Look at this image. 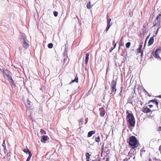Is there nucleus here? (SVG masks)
I'll list each match as a JSON object with an SVG mask.
<instances>
[{
  "instance_id": "f3484780",
  "label": "nucleus",
  "mask_w": 161,
  "mask_h": 161,
  "mask_svg": "<svg viewBox=\"0 0 161 161\" xmlns=\"http://www.w3.org/2000/svg\"><path fill=\"white\" fill-rule=\"evenodd\" d=\"M24 152L25 153H26L27 154L28 153L29 154H30V153H31V152L30 151V150L28 149H24L23 150Z\"/></svg>"
},
{
  "instance_id": "de8ad7c7",
  "label": "nucleus",
  "mask_w": 161,
  "mask_h": 161,
  "mask_svg": "<svg viewBox=\"0 0 161 161\" xmlns=\"http://www.w3.org/2000/svg\"><path fill=\"white\" fill-rule=\"evenodd\" d=\"M86 161H89V159H87Z\"/></svg>"
},
{
  "instance_id": "412c9836",
  "label": "nucleus",
  "mask_w": 161,
  "mask_h": 161,
  "mask_svg": "<svg viewBox=\"0 0 161 161\" xmlns=\"http://www.w3.org/2000/svg\"><path fill=\"white\" fill-rule=\"evenodd\" d=\"M40 133L42 135L46 134V131L43 129H41L40 131Z\"/></svg>"
},
{
  "instance_id": "cd10ccee",
  "label": "nucleus",
  "mask_w": 161,
  "mask_h": 161,
  "mask_svg": "<svg viewBox=\"0 0 161 161\" xmlns=\"http://www.w3.org/2000/svg\"><path fill=\"white\" fill-rule=\"evenodd\" d=\"M58 12H57L54 11L53 12V14L55 16L57 17L58 14Z\"/></svg>"
},
{
  "instance_id": "4be33fe9",
  "label": "nucleus",
  "mask_w": 161,
  "mask_h": 161,
  "mask_svg": "<svg viewBox=\"0 0 161 161\" xmlns=\"http://www.w3.org/2000/svg\"><path fill=\"white\" fill-rule=\"evenodd\" d=\"M78 78L77 76H76V77L75 78V80H72V82H78Z\"/></svg>"
},
{
  "instance_id": "7c9ffc66",
  "label": "nucleus",
  "mask_w": 161,
  "mask_h": 161,
  "mask_svg": "<svg viewBox=\"0 0 161 161\" xmlns=\"http://www.w3.org/2000/svg\"><path fill=\"white\" fill-rule=\"evenodd\" d=\"M106 161H109V156H108V155H107L106 156Z\"/></svg>"
},
{
  "instance_id": "20e7f679",
  "label": "nucleus",
  "mask_w": 161,
  "mask_h": 161,
  "mask_svg": "<svg viewBox=\"0 0 161 161\" xmlns=\"http://www.w3.org/2000/svg\"><path fill=\"white\" fill-rule=\"evenodd\" d=\"M3 76L4 78H11L10 73L7 70H4L3 71Z\"/></svg>"
},
{
  "instance_id": "393cba45",
  "label": "nucleus",
  "mask_w": 161,
  "mask_h": 161,
  "mask_svg": "<svg viewBox=\"0 0 161 161\" xmlns=\"http://www.w3.org/2000/svg\"><path fill=\"white\" fill-rule=\"evenodd\" d=\"M47 46L49 48H52L53 47V44L52 43H50L48 44Z\"/></svg>"
},
{
  "instance_id": "58836bf2",
  "label": "nucleus",
  "mask_w": 161,
  "mask_h": 161,
  "mask_svg": "<svg viewBox=\"0 0 161 161\" xmlns=\"http://www.w3.org/2000/svg\"><path fill=\"white\" fill-rule=\"evenodd\" d=\"M67 57H66V58H64V62H65V61H66V60H67Z\"/></svg>"
},
{
  "instance_id": "49530a36",
  "label": "nucleus",
  "mask_w": 161,
  "mask_h": 161,
  "mask_svg": "<svg viewBox=\"0 0 161 161\" xmlns=\"http://www.w3.org/2000/svg\"><path fill=\"white\" fill-rule=\"evenodd\" d=\"M158 97L161 98V95L158 96Z\"/></svg>"
},
{
  "instance_id": "ea45409f",
  "label": "nucleus",
  "mask_w": 161,
  "mask_h": 161,
  "mask_svg": "<svg viewBox=\"0 0 161 161\" xmlns=\"http://www.w3.org/2000/svg\"><path fill=\"white\" fill-rule=\"evenodd\" d=\"M158 130H161V127H159L158 128Z\"/></svg>"
},
{
  "instance_id": "bb28decb",
  "label": "nucleus",
  "mask_w": 161,
  "mask_h": 161,
  "mask_svg": "<svg viewBox=\"0 0 161 161\" xmlns=\"http://www.w3.org/2000/svg\"><path fill=\"white\" fill-rule=\"evenodd\" d=\"M8 80H10V82L12 84H14V81L13 80V79H12L11 77V78H9L8 79Z\"/></svg>"
},
{
  "instance_id": "f704fd0d",
  "label": "nucleus",
  "mask_w": 161,
  "mask_h": 161,
  "mask_svg": "<svg viewBox=\"0 0 161 161\" xmlns=\"http://www.w3.org/2000/svg\"><path fill=\"white\" fill-rule=\"evenodd\" d=\"M142 44H140L139 46V47L138 48H139V49H142Z\"/></svg>"
},
{
  "instance_id": "7ed1b4c3",
  "label": "nucleus",
  "mask_w": 161,
  "mask_h": 161,
  "mask_svg": "<svg viewBox=\"0 0 161 161\" xmlns=\"http://www.w3.org/2000/svg\"><path fill=\"white\" fill-rule=\"evenodd\" d=\"M116 81L114 80H113L111 82V84L110 86L111 90V93L110 94H112L113 96H114L117 91L116 88Z\"/></svg>"
},
{
  "instance_id": "1a4fd4ad",
  "label": "nucleus",
  "mask_w": 161,
  "mask_h": 161,
  "mask_svg": "<svg viewBox=\"0 0 161 161\" xmlns=\"http://www.w3.org/2000/svg\"><path fill=\"white\" fill-rule=\"evenodd\" d=\"M48 139L49 138L47 136L44 135L42 136L41 141L42 142L45 143Z\"/></svg>"
},
{
  "instance_id": "9b49d317",
  "label": "nucleus",
  "mask_w": 161,
  "mask_h": 161,
  "mask_svg": "<svg viewBox=\"0 0 161 161\" xmlns=\"http://www.w3.org/2000/svg\"><path fill=\"white\" fill-rule=\"evenodd\" d=\"M153 42H154V38H153V37H152L150 38V39L149 40V41L148 42V44L149 45H152L153 44Z\"/></svg>"
},
{
  "instance_id": "c9c22d12",
  "label": "nucleus",
  "mask_w": 161,
  "mask_h": 161,
  "mask_svg": "<svg viewBox=\"0 0 161 161\" xmlns=\"http://www.w3.org/2000/svg\"><path fill=\"white\" fill-rule=\"evenodd\" d=\"M148 106L150 107V108H152L153 107V105L151 104L149 105Z\"/></svg>"
},
{
  "instance_id": "473e14b6",
  "label": "nucleus",
  "mask_w": 161,
  "mask_h": 161,
  "mask_svg": "<svg viewBox=\"0 0 161 161\" xmlns=\"http://www.w3.org/2000/svg\"><path fill=\"white\" fill-rule=\"evenodd\" d=\"M3 148H4V152H5V153L6 152H7V149H6V147H3Z\"/></svg>"
},
{
  "instance_id": "ddd939ff",
  "label": "nucleus",
  "mask_w": 161,
  "mask_h": 161,
  "mask_svg": "<svg viewBox=\"0 0 161 161\" xmlns=\"http://www.w3.org/2000/svg\"><path fill=\"white\" fill-rule=\"evenodd\" d=\"M89 53H86V57H85V64L86 65L89 60Z\"/></svg>"
},
{
  "instance_id": "603ef678",
  "label": "nucleus",
  "mask_w": 161,
  "mask_h": 161,
  "mask_svg": "<svg viewBox=\"0 0 161 161\" xmlns=\"http://www.w3.org/2000/svg\"><path fill=\"white\" fill-rule=\"evenodd\" d=\"M130 152H131V151H130V152H129V153H130Z\"/></svg>"
},
{
  "instance_id": "c85d7f7f",
  "label": "nucleus",
  "mask_w": 161,
  "mask_h": 161,
  "mask_svg": "<svg viewBox=\"0 0 161 161\" xmlns=\"http://www.w3.org/2000/svg\"><path fill=\"white\" fill-rule=\"evenodd\" d=\"M2 146L3 147H6V144H5V140H4L3 141V144H2Z\"/></svg>"
},
{
  "instance_id": "6e6552de",
  "label": "nucleus",
  "mask_w": 161,
  "mask_h": 161,
  "mask_svg": "<svg viewBox=\"0 0 161 161\" xmlns=\"http://www.w3.org/2000/svg\"><path fill=\"white\" fill-rule=\"evenodd\" d=\"M151 111V110L147 107L144 106L142 108V111L145 113H148Z\"/></svg>"
},
{
  "instance_id": "0eeeda50",
  "label": "nucleus",
  "mask_w": 161,
  "mask_h": 161,
  "mask_svg": "<svg viewBox=\"0 0 161 161\" xmlns=\"http://www.w3.org/2000/svg\"><path fill=\"white\" fill-rule=\"evenodd\" d=\"M151 102L153 103V104H155L157 106V108H158V100L157 99H155L153 100H149L148 102V103L149 104Z\"/></svg>"
},
{
  "instance_id": "8fccbe9b",
  "label": "nucleus",
  "mask_w": 161,
  "mask_h": 161,
  "mask_svg": "<svg viewBox=\"0 0 161 161\" xmlns=\"http://www.w3.org/2000/svg\"><path fill=\"white\" fill-rule=\"evenodd\" d=\"M130 152H131V151H130V152H129V153H130Z\"/></svg>"
},
{
  "instance_id": "aec40b11",
  "label": "nucleus",
  "mask_w": 161,
  "mask_h": 161,
  "mask_svg": "<svg viewBox=\"0 0 161 161\" xmlns=\"http://www.w3.org/2000/svg\"><path fill=\"white\" fill-rule=\"evenodd\" d=\"M131 44V43L130 42H127L125 44V47L127 48H129L130 47V45Z\"/></svg>"
},
{
  "instance_id": "b1692460",
  "label": "nucleus",
  "mask_w": 161,
  "mask_h": 161,
  "mask_svg": "<svg viewBox=\"0 0 161 161\" xmlns=\"http://www.w3.org/2000/svg\"><path fill=\"white\" fill-rule=\"evenodd\" d=\"M91 156L88 153H86V159H90V156Z\"/></svg>"
},
{
  "instance_id": "5701e85b",
  "label": "nucleus",
  "mask_w": 161,
  "mask_h": 161,
  "mask_svg": "<svg viewBox=\"0 0 161 161\" xmlns=\"http://www.w3.org/2000/svg\"><path fill=\"white\" fill-rule=\"evenodd\" d=\"M86 7L87 8L89 9L91 7V3L90 2H88L87 4Z\"/></svg>"
},
{
  "instance_id": "f03ea898",
  "label": "nucleus",
  "mask_w": 161,
  "mask_h": 161,
  "mask_svg": "<svg viewBox=\"0 0 161 161\" xmlns=\"http://www.w3.org/2000/svg\"><path fill=\"white\" fill-rule=\"evenodd\" d=\"M126 120L130 127H134L135 123V119L133 114L129 113L126 118Z\"/></svg>"
},
{
  "instance_id": "c03bdc74",
  "label": "nucleus",
  "mask_w": 161,
  "mask_h": 161,
  "mask_svg": "<svg viewBox=\"0 0 161 161\" xmlns=\"http://www.w3.org/2000/svg\"><path fill=\"white\" fill-rule=\"evenodd\" d=\"M146 41H145V44H144V47H145V46H146Z\"/></svg>"
},
{
  "instance_id": "864d4df0",
  "label": "nucleus",
  "mask_w": 161,
  "mask_h": 161,
  "mask_svg": "<svg viewBox=\"0 0 161 161\" xmlns=\"http://www.w3.org/2000/svg\"><path fill=\"white\" fill-rule=\"evenodd\" d=\"M141 155L142 156V153L141 154Z\"/></svg>"
},
{
  "instance_id": "f257e3e1",
  "label": "nucleus",
  "mask_w": 161,
  "mask_h": 161,
  "mask_svg": "<svg viewBox=\"0 0 161 161\" xmlns=\"http://www.w3.org/2000/svg\"><path fill=\"white\" fill-rule=\"evenodd\" d=\"M129 143L130 147L133 149L137 148L139 144L136 137L134 136H132L130 137Z\"/></svg>"
},
{
  "instance_id": "a211bd4d",
  "label": "nucleus",
  "mask_w": 161,
  "mask_h": 161,
  "mask_svg": "<svg viewBox=\"0 0 161 161\" xmlns=\"http://www.w3.org/2000/svg\"><path fill=\"white\" fill-rule=\"evenodd\" d=\"M111 24H110V23H107V26L106 30V32H107L110 27L111 26Z\"/></svg>"
},
{
  "instance_id": "a878e982",
  "label": "nucleus",
  "mask_w": 161,
  "mask_h": 161,
  "mask_svg": "<svg viewBox=\"0 0 161 161\" xmlns=\"http://www.w3.org/2000/svg\"><path fill=\"white\" fill-rule=\"evenodd\" d=\"M32 155V153H30V154H29V156L27 158V159L26 160L27 161H29L30 160V159Z\"/></svg>"
},
{
  "instance_id": "9d476101",
  "label": "nucleus",
  "mask_w": 161,
  "mask_h": 161,
  "mask_svg": "<svg viewBox=\"0 0 161 161\" xmlns=\"http://www.w3.org/2000/svg\"><path fill=\"white\" fill-rule=\"evenodd\" d=\"M23 43L22 45L23 47L25 48H27L29 47V44L27 43L24 39H23Z\"/></svg>"
},
{
  "instance_id": "6ab92c4d",
  "label": "nucleus",
  "mask_w": 161,
  "mask_h": 161,
  "mask_svg": "<svg viewBox=\"0 0 161 161\" xmlns=\"http://www.w3.org/2000/svg\"><path fill=\"white\" fill-rule=\"evenodd\" d=\"M95 140L96 142H99L100 141V137L99 136L95 138Z\"/></svg>"
},
{
  "instance_id": "3c124183",
  "label": "nucleus",
  "mask_w": 161,
  "mask_h": 161,
  "mask_svg": "<svg viewBox=\"0 0 161 161\" xmlns=\"http://www.w3.org/2000/svg\"><path fill=\"white\" fill-rule=\"evenodd\" d=\"M130 152H131V151H130V152H129V153H130Z\"/></svg>"
},
{
  "instance_id": "39448f33",
  "label": "nucleus",
  "mask_w": 161,
  "mask_h": 161,
  "mask_svg": "<svg viewBox=\"0 0 161 161\" xmlns=\"http://www.w3.org/2000/svg\"><path fill=\"white\" fill-rule=\"evenodd\" d=\"M161 51V49H157L154 52H153L152 54H153L154 57L156 58H160V57L158 53V51Z\"/></svg>"
},
{
  "instance_id": "79ce46f5",
  "label": "nucleus",
  "mask_w": 161,
  "mask_h": 161,
  "mask_svg": "<svg viewBox=\"0 0 161 161\" xmlns=\"http://www.w3.org/2000/svg\"><path fill=\"white\" fill-rule=\"evenodd\" d=\"M141 53V56H142L143 55V52L142 51L141 52H140Z\"/></svg>"
},
{
  "instance_id": "f8f14e48",
  "label": "nucleus",
  "mask_w": 161,
  "mask_h": 161,
  "mask_svg": "<svg viewBox=\"0 0 161 161\" xmlns=\"http://www.w3.org/2000/svg\"><path fill=\"white\" fill-rule=\"evenodd\" d=\"M95 133V132L94 130H92L88 132L87 135L88 137H91L92 135L94 134Z\"/></svg>"
},
{
  "instance_id": "c756f323",
  "label": "nucleus",
  "mask_w": 161,
  "mask_h": 161,
  "mask_svg": "<svg viewBox=\"0 0 161 161\" xmlns=\"http://www.w3.org/2000/svg\"><path fill=\"white\" fill-rule=\"evenodd\" d=\"M137 53H138L141 52L142 51V49H139V48H137Z\"/></svg>"
},
{
  "instance_id": "37998d69",
  "label": "nucleus",
  "mask_w": 161,
  "mask_h": 161,
  "mask_svg": "<svg viewBox=\"0 0 161 161\" xmlns=\"http://www.w3.org/2000/svg\"><path fill=\"white\" fill-rule=\"evenodd\" d=\"M144 92H147V93H147V91H146V90L145 89H144Z\"/></svg>"
},
{
  "instance_id": "dca6fc26",
  "label": "nucleus",
  "mask_w": 161,
  "mask_h": 161,
  "mask_svg": "<svg viewBox=\"0 0 161 161\" xmlns=\"http://www.w3.org/2000/svg\"><path fill=\"white\" fill-rule=\"evenodd\" d=\"M115 42V41L114 40L113 42V44L114 46V47L113 48H112L110 49V52H112V50L116 46V44Z\"/></svg>"
},
{
  "instance_id": "4468645a",
  "label": "nucleus",
  "mask_w": 161,
  "mask_h": 161,
  "mask_svg": "<svg viewBox=\"0 0 161 161\" xmlns=\"http://www.w3.org/2000/svg\"><path fill=\"white\" fill-rule=\"evenodd\" d=\"M156 20H158V23L159 22L160 23L161 22V14H159L158 16L157 17Z\"/></svg>"
},
{
  "instance_id": "09e8293b",
  "label": "nucleus",
  "mask_w": 161,
  "mask_h": 161,
  "mask_svg": "<svg viewBox=\"0 0 161 161\" xmlns=\"http://www.w3.org/2000/svg\"><path fill=\"white\" fill-rule=\"evenodd\" d=\"M121 89L122 88V87H121ZM121 91H122V90H121Z\"/></svg>"
},
{
  "instance_id": "423d86ee",
  "label": "nucleus",
  "mask_w": 161,
  "mask_h": 161,
  "mask_svg": "<svg viewBox=\"0 0 161 161\" xmlns=\"http://www.w3.org/2000/svg\"><path fill=\"white\" fill-rule=\"evenodd\" d=\"M99 111H100L99 114L100 116L103 117L104 116L105 114V110L104 108L103 107L100 108L99 109Z\"/></svg>"
},
{
  "instance_id": "72a5a7b5",
  "label": "nucleus",
  "mask_w": 161,
  "mask_h": 161,
  "mask_svg": "<svg viewBox=\"0 0 161 161\" xmlns=\"http://www.w3.org/2000/svg\"><path fill=\"white\" fill-rule=\"evenodd\" d=\"M159 151L160 152L161 154V145L159 147Z\"/></svg>"
},
{
  "instance_id": "a19ab883",
  "label": "nucleus",
  "mask_w": 161,
  "mask_h": 161,
  "mask_svg": "<svg viewBox=\"0 0 161 161\" xmlns=\"http://www.w3.org/2000/svg\"><path fill=\"white\" fill-rule=\"evenodd\" d=\"M92 161H101L100 160H98L97 161L96 160H93Z\"/></svg>"
},
{
  "instance_id": "4c0bfd02",
  "label": "nucleus",
  "mask_w": 161,
  "mask_h": 161,
  "mask_svg": "<svg viewBox=\"0 0 161 161\" xmlns=\"http://www.w3.org/2000/svg\"><path fill=\"white\" fill-rule=\"evenodd\" d=\"M109 153V150H108L106 152V154H107V155H108V154Z\"/></svg>"
},
{
  "instance_id": "a18cd8bd",
  "label": "nucleus",
  "mask_w": 161,
  "mask_h": 161,
  "mask_svg": "<svg viewBox=\"0 0 161 161\" xmlns=\"http://www.w3.org/2000/svg\"><path fill=\"white\" fill-rule=\"evenodd\" d=\"M153 161H158V160L154 159Z\"/></svg>"
},
{
  "instance_id": "2f4dec72",
  "label": "nucleus",
  "mask_w": 161,
  "mask_h": 161,
  "mask_svg": "<svg viewBox=\"0 0 161 161\" xmlns=\"http://www.w3.org/2000/svg\"><path fill=\"white\" fill-rule=\"evenodd\" d=\"M111 20V18H109L107 20V23H109L110 22V21Z\"/></svg>"
},
{
  "instance_id": "2eb2a0df",
  "label": "nucleus",
  "mask_w": 161,
  "mask_h": 161,
  "mask_svg": "<svg viewBox=\"0 0 161 161\" xmlns=\"http://www.w3.org/2000/svg\"><path fill=\"white\" fill-rule=\"evenodd\" d=\"M123 37H122L119 43V46H124Z\"/></svg>"
},
{
  "instance_id": "e433bc0d",
  "label": "nucleus",
  "mask_w": 161,
  "mask_h": 161,
  "mask_svg": "<svg viewBox=\"0 0 161 161\" xmlns=\"http://www.w3.org/2000/svg\"><path fill=\"white\" fill-rule=\"evenodd\" d=\"M27 109H28L30 110L31 109V106L30 105V104H29V107Z\"/></svg>"
}]
</instances>
